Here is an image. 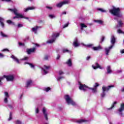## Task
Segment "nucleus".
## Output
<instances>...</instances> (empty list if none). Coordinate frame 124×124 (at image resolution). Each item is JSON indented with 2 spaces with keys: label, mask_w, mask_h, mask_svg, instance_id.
<instances>
[{
  "label": "nucleus",
  "mask_w": 124,
  "mask_h": 124,
  "mask_svg": "<svg viewBox=\"0 0 124 124\" xmlns=\"http://www.w3.org/2000/svg\"><path fill=\"white\" fill-rule=\"evenodd\" d=\"M8 100H7V98L5 97L4 100V102H5V103H7Z\"/></svg>",
  "instance_id": "nucleus-48"
},
{
  "label": "nucleus",
  "mask_w": 124,
  "mask_h": 124,
  "mask_svg": "<svg viewBox=\"0 0 124 124\" xmlns=\"http://www.w3.org/2000/svg\"><path fill=\"white\" fill-rule=\"evenodd\" d=\"M92 49L94 51H99L100 50H102V47H101V46H93L92 47Z\"/></svg>",
  "instance_id": "nucleus-13"
},
{
  "label": "nucleus",
  "mask_w": 124,
  "mask_h": 124,
  "mask_svg": "<svg viewBox=\"0 0 124 124\" xmlns=\"http://www.w3.org/2000/svg\"><path fill=\"white\" fill-rule=\"evenodd\" d=\"M11 58L13 59L14 60H15L16 58V57L15 56H14V55H12L11 56Z\"/></svg>",
  "instance_id": "nucleus-63"
},
{
  "label": "nucleus",
  "mask_w": 124,
  "mask_h": 124,
  "mask_svg": "<svg viewBox=\"0 0 124 124\" xmlns=\"http://www.w3.org/2000/svg\"><path fill=\"white\" fill-rule=\"evenodd\" d=\"M44 67H45V69H43V72H44L45 74H48V71H46V70H48V69H50V68L51 67V66L44 65Z\"/></svg>",
  "instance_id": "nucleus-12"
},
{
  "label": "nucleus",
  "mask_w": 124,
  "mask_h": 124,
  "mask_svg": "<svg viewBox=\"0 0 124 124\" xmlns=\"http://www.w3.org/2000/svg\"><path fill=\"white\" fill-rule=\"evenodd\" d=\"M81 29H83V28H87V25H85V24L84 23H81Z\"/></svg>",
  "instance_id": "nucleus-33"
},
{
  "label": "nucleus",
  "mask_w": 124,
  "mask_h": 124,
  "mask_svg": "<svg viewBox=\"0 0 124 124\" xmlns=\"http://www.w3.org/2000/svg\"><path fill=\"white\" fill-rule=\"evenodd\" d=\"M105 51L106 55H107V56H108V55H109V52H110V49H108V48H105Z\"/></svg>",
  "instance_id": "nucleus-29"
},
{
  "label": "nucleus",
  "mask_w": 124,
  "mask_h": 124,
  "mask_svg": "<svg viewBox=\"0 0 124 124\" xmlns=\"http://www.w3.org/2000/svg\"><path fill=\"white\" fill-rule=\"evenodd\" d=\"M32 83V81H31V80L27 81L26 83V88L30 87V85H31Z\"/></svg>",
  "instance_id": "nucleus-19"
},
{
  "label": "nucleus",
  "mask_w": 124,
  "mask_h": 124,
  "mask_svg": "<svg viewBox=\"0 0 124 124\" xmlns=\"http://www.w3.org/2000/svg\"><path fill=\"white\" fill-rule=\"evenodd\" d=\"M11 120H12V113L11 112L10 113L8 121H11Z\"/></svg>",
  "instance_id": "nucleus-35"
},
{
  "label": "nucleus",
  "mask_w": 124,
  "mask_h": 124,
  "mask_svg": "<svg viewBox=\"0 0 124 124\" xmlns=\"http://www.w3.org/2000/svg\"><path fill=\"white\" fill-rule=\"evenodd\" d=\"M109 12L113 15V16H116L117 18H122L123 17V14L121 12V8L119 7H116L115 6H112V9L109 10Z\"/></svg>",
  "instance_id": "nucleus-1"
},
{
  "label": "nucleus",
  "mask_w": 124,
  "mask_h": 124,
  "mask_svg": "<svg viewBox=\"0 0 124 124\" xmlns=\"http://www.w3.org/2000/svg\"><path fill=\"white\" fill-rule=\"evenodd\" d=\"M69 52V50L67 49H63L62 50V53H68Z\"/></svg>",
  "instance_id": "nucleus-32"
},
{
  "label": "nucleus",
  "mask_w": 124,
  "mask_h": 124,
  "mask_svg": "<svg viewBox=\"0 0 124 124\" xmlns=\"http://www.w3.org/2000/svg\"><path fill=\"white\" fill-rule=\"evenodd\" d=\"M97 10H98V11H101V12L102 13L106 12V10H103V9L102 8H98Z\"/></svg>",
  "instance_id": "nucleus-30"
},
{
  "label": "nucleus",
  "mask_w": 124,
  "mask_h": 124,
  "mask_svg": "<svg viewBox=\"0 0 124 124\" xmlns=\"http://www.w3.org/2000/svg\"><path fill=\"white\" fill-rule=\"evenodd\" d=\"M94 22L95 23H98V24H102V23H103V21H102V20H95Z\"/></svg>",
  "instance_id": "nucleus-28"
},
{
  "label": "nucleus",
  "mask_w": 124,
  "mask_h": 124,
  "mask_svg": "<svg viewBox=\"0 0 124 124\" xmlns=\"http://www.w3.org/2000/svg\"><path fill=\"white\" fill-rule=\"evenodd\" d=\"M66 64H67L68 66H72V62L71 59H69L66 62Z\"/></svg>",
  "instance_id": "nucleus-16"
},
{
  "label": "nucleus",
  "mask_w": 124,
  "mask_h": 124,
  "mask_svg": "<svg viewBox=\"0 0 124 124\" xmlns=\"http://www.w3.org/2000/svg\"><path fill=\"white\" fill-rule=\"evenodd\" d=\"M4 55L2 53H0V58H4Z\"/></svg>",
  "instance_id": "nucleus-52"
},
{
  "label": "nucleus",
  "mask_w": 124,
  "mask_h": 124,
  "mask_svg": "<svg viewBox=\"0 0 124 124\" xmlns=\"http://www.w3.org/2000/svg\"><path fill=\"white\" fill-rule=\"evenodd\" d=\"M9 52V50L7 48H5V49H3L2 50V52Z\"/></svg>",
  "instance_id": "nucleus-39"
},
{
  "label": "nucleus",
  "mask_w": 124,
  "mask_h": 124,
  "mask_svg": "<svg viewBox=\"0 0 124 124\" xmlns=\"http://www.w3.org/2000/svg\"><path fill=\"white\" fill-rule=\"evenodd\" d=\"M118 23L119 27H123V25H124V23H123V21L121 20L118 21Z\"/></svg>",
  "instance_id": "nucleus-26"
},
{
  "label": "nucleus",
  "mask_w": 124,
  "mask_h": 124,
  "mask_svg": "<svg viewBox=\"0 0 124 124\" xmlns=\"http://www.w3.org/2000/svg\"><path fill=\"white\" fill-rule=\"evenodd\" d=\"M79 89L80 90L83 91V92H86L87 91V89H89V90H92V93H96L97 92V90L95 88H90L87 86L86 84H82L81 82H79Z\"/></svg>",
  "instance_id": "nucleus-2"
},
{
  "label": "nucleus",
  "mask_w": 124,
  "mask_h": 124,
  "mask_svg": "<svg viewBox=\"0 0 124 124\" xmlns=\"http://www.w3.org/2000/svg\"><path fill=\"white\" fill-rule=\"evenodd\" d=\"M51 90V88L50 87H47L46 88L45 91L46 92H49Z\"/></svg>",
  "instance_id": "nucleus-42"
},
{
  "label": "nucleus",
  "mask_w": 124,
  "mask_h": 124,
  "mask_svg": "<svg viewBox=\"0 0 124 124\" xmlns=\"http://www.w3.org/2000/svg\"><path fill=\"white\" fill-rule=\"evenodd\" d=\"M48 59L49 56L48 55H45L43 58V61H48Z\"/></svg>",
  "instance_id": "nucleus-27"
},
{
  "label": "nucleus",
  "mask_w": 124,
  "mask_h": 124,
  "mask_svg": "<svg viewBox=\"0 0 124 124\" xmlns=\"http://www.w3.org/2000/svg\"><path fill=\"white\" fill-rule=\"evenodd\" d=\"M38 28H41V27L36 26L35 27L32 28V31H33L34 33H36L37 32V30L38 29Z\"/></svg>",
  "instance_id": "nucleus-15"
},
{
  "label": "nucleus",
  "mask_w": 124,
  "mask_h": 124,
  "mask_svg": "<svg viewBox=\"0 0 124 124\" xmlns=\"http://www.w3.org/2000/svg\"><path fill=\"white\" fill-rule=\"evenodd\" d=\"M105 39V37L103 36L102 37V40H101V42H100V43H102V42H103V41H104Z\"/></svg>",
  "instance_id": "nucleus-45"
},
{
  "label": "nucleus",
  "mask_w": 124,
  "mask_h": 124,
  "mask_svg": "<svg viewBox=\"0 0 124 124\" xmlns=\"http://www.w3.org/2000/svg\"><path fill=\"white\" fill-rule=\"evenodd\" d=\"M49 17L51 18V19H53V18H55V16H54V15H49Z\"/></svg>",
  "instance_id": "nucleus-50"
},
{
  "label": "nucleus",
  "mask_w": 124,
  "mask_h": 124,
  "mask_svg": "<svg viewBox=\"0 0 124 124\" xmlns=\"http://www.w3.org/2000/svg\"><path fill=\"white\" fill-rule=\"evenodd\" d=\"M36 113L37 114H38V113H39V109H38V108H37L36 109Z\"/></svg>",
  "instance_id": "nucleus-55"
},
{
  "label": "nucleus",
  "mask_w": 124,
  "mask_h": 124,
  "mask_svg": "<svg viewBox=\"0 0 124 124\" xmlns=\"http://www.w3.org/2000/svg\"><path fill=\"white\" fill-rule=\"evenodd\" d=\"M111 44H112V45H114V44L116 43V38L114 36H111Z\"/></svg>",
  "instance_id": "nucleus-17"
},
{
  "label": "nucleus",
  "mask_w": 124,
  "mask_h": 124,
  "mask_svg": "<svg viewBox=\"0 0 124 124\" xmlns=\"http://www.w3.org/2000/svg\"><path fill=\"white\" fill-rule=\"evenodd\" d=\"M8 107H9L10 109H13V107H12V105L10 104L8 105Z\"/></svg>",
  "instance_id": "nucleus-43"
},
{
  "label": "nucleus",
  "mask_w": 124,
  "mask_h": 124,
  "mask_svg": "<svg viewBox=\"0 0 124 124\" xmlns=\"http://www.w3.org/2000/svg\"><path fill=\"white\" fill-rule=\"evenodd\" d=\"M4 78H5L7 80V81H12L14 80V76L12 75H3Z\"/></svg>",
  "instance_id": "nucleus-7"
},
{
  "label": "nucleus",
  "mask_w": 124,
  "mask_h": 124,
  "mask_svg": "<svg viewBox=\"0 0 124 124\" xmlns=\"http://www.w3.org/2000/svg\"><path fill=\"white\" fill-rule=\"evenodd\" d=\"M68 3V1H63L57 4V7L61 8L62 5H64L65 4H67Z\"/></svg>",
  "instance_id": "nucleus-8"
},
{
  "label": "nucleus",
  "mask_w": 124,
  "mask_h": 124,
  "mask_svg": "<svg viewBox=\"0 0 124 124\" xmlns=\"http://www.w3.org/2000/svg\"><path fill=\"white\" fill-rule=\"evenodd\" d=\"M35 51V47H33L32 48H30L27 50V54L30 55L31 53H33Z\"/></svg>",
  "instance_id": "nucleus-14"
},
{
  "label": "nucleus",
  "mask_w": 124,
  "mask_h": 124,
  "mask_svg": "<svg viewBox=\"0 0 124 124\" xmlns=\"http://www.w3.org/2000/svg\"><path fill=\"white\" fill-rule=\"evenodd\" d=\"M11 25H12V26H16V25L15 24V23L14 22H12V23L11 24Z\"/></svg>",
  "instance_id": "nucleus-62"
},
{
  "label": "nucleus",
  "mask_w": 124,
  "mask_h": 124,
  "mask_svg": "<svg viewBox=\"0 0 124 124\" xmlns=\"http://www.w3.org/2000/svg\"><path fill=\"white\" fill-rule=\"evenodd\" d=\"M60 58H61V56H60V54H58L57 57V60H60Z\"/></svg>",
  "instance_id": "nucleus-57"
},
{
  "label": "nucleus",
  "mask_w": 124,
  "mask_h": 124,
  "mask_svg": "<svg viewBox=\"0 0 124 124\" xmlns=\"http://www.w3.org/2000/svg\"><path fill=\"white\" fill-rule=\"evenodd\" d=\"M46 8H47V9H49L50 10H52V9H53V8H52L51 7H49L48 6H46Z\"/></svg>",
  "instance_id": "nucleus-46"
},
{
  "label": "nucleus",
  "mask_w": 124,
  "mask_h": 124,
  "mask_svg": "<svg viewBox=\"0 0 124 124\" xmlns=\"http://www.w3.org/2000/svg\"><path fill=\"white\" fill-rule=\"evenodd\" d=\"M3 20V18H2V17H0V24L2 28H4V23H3V22H2Z\"/></svg>",
  "instance_id": "nucleus-20"
},
{
  "label": "nucleus",
  "mask_w": 124,
  "mask_h": 124,
  "mask_svg": "<svg viewBox=\"0 0 124 124\" xmlns=\"http://www.w3.org/2000/svg\"><path fill=\"white\" fill-rule=\"evenodd\" d=\"M86 46H87V47H88L89 48H92V47L93 46V45L90 44L87 45Z\"/></svg>",
  "instance_id": "nucleus-37"
},
{
  "label": "nucleus",
  "mask_w": 124,
  "mask_h": 124,
  "mask_svg": "<svg viewBox=\"0 0 124 124\" xmlns=\"http://www.w3.org/2000/svg\"><path fill=\"white\" fill-rule=\"evenodd\" d=\"M10 11H11V12H13L14 14H15V15H16V16H17V19H19V18H24V19H26L27 20H29V17H25L24 16H23V15H21L20 14H18V13H17V10L16 9H9Z\"/></svg>",
  "instance_id": "nucleus-3"
},
{
  "label": "nucleus",
  "mask_w": 124,
  "mask_h": 124,
  "mask_svg": "<svg viewBox=\"0 0 124 124\" xmlns=\"http://www.w3.org/2000/svg\"><path fill=\"white\" fill-rule=\"evenodd\" d=\"M64 77H60L57 78L58 81H60V80H62V79H63Z\"/></svg>",
  "instance_id": "nucleus-40"
},
{
  "label": "nucleus",
  "mask_w": 124,
  "mask_h": 124,
  "mask_svg": "<svg viewBox=\"0 0 124 124\" xmlns=\"http://www.w3.org/2000/svg\"><path fill=\"white\" fill-rule=\"evenodd\" d=\"M4 79V77L3 76L2 77H0V81H2Z\"/></svg>",
  "instance_id": "nucleus-61"
},
{
  "label": "nucleus",
  "mask_w": 124,
  "mask_h": 124,
  "mask_svg": "<svg viewBox=\"0 0 124 124\" xmlns=\"http://www.w3.org/2000/svg\"><path fill=\"white\" fill-rule=\"evenodd\" d=\"M2 1H6L7 2H9L11 1V0H1Z\"/></svg>",
  "instance_id": "nucleus-54"
},
{
  "label": "nucleus",
  "mask_w": 124,
  "mask_h": 124,
  "mask_svg": "<svg viewBox=\"0 0 124 124\" xmlns=\"http://www.w3.org/2000/svg\"><path fill=\"white\" fill-rule=\"evenodd\" d=\"M92 67L93 69H97V68H99L100 69H102V67L100 66L98 62H96L94 65H92Z\"/></svg>",
  "instance_id": "nucleus-9"
},
{
  "label": "nucleus",
  "mask_w": 124,
  "mask_h": 124,
  "mask_svg": "<svg viewBox=\"0 0 124 124\" xmlns=\"http://www.w3.org/2000/svg\"><path fill=\"white\" fill-rule=\"evenodd\" d=\"M113 47H114V45H111V46H110L108 47V49L109 50V51H110V49H112V48H113Z\"/></svg>",
  "instance_id": "nucleus-53"
},
{
  "label": "nucleus",
  "mask_w": 124,
  "mask_h": 124,
  "mask_svg": "<svg viewBox=\"0 0 124 124\" xmlns=\"http://www.w3.org/2000/svg\"><path fill=\"white\" fill-rule=\"evenodd\" d=\"M0 34H1V35L3 37H7V35H5L4 33H3V32H2V31H1Z\"/></svg>",
  "instance_id": "nucleus-34"
},
{
  "label": "nucleus",
  "mask_w": 124,
  "mask_h": 124,
  "mask_svg": "<svg viewBox=\"0 0 124 124\" xmlns=\"http://www.w3.org/2000/svg\"><path fill=\"white\" fill-rule=\"evenodd\" d=\"M59 36H60V33H54L52 34V37L53 39L47 41L46 43L49 44L53 43V42H55V41L56 40V38L59 37Z\"/></svg>",
  "instance_id": "nucleus-6"
},
{
  "label": "nucleus",
  "mask_w": 124,
  "mask_h": 124,
  "mask_svg": "<svg viewBox=\"0 0 124 124\" xmlns=\"http://www.w3.org/2000/svg\"><path fill=\"white\" fill-rule=\"evenodd\" d=\"M68 25L69 23H66V24H65L63 26V28L64 29L65 28H66L67 27H68Z\"/></svg>",
  "instance_id": "nucleus-44"
},
{
  "label": "nucleus",
  "mask_w": 124,
  "mask_h": 124,
  "mask_svg": "<svg viewBox=\"0 0 124 124\" xmlns=\"http://www.w3.org/2000/svg\"><path fill=\"white\" fill-rule=\"evenodd\" d=\"M97 87H99V84L98 83H95L93 88L97 90Z\"/></svg>",
  "instance_id": "nucleus-31"
},
{
  "label": "nucleus",
  "mask_w": 124,
  "mask_h": 124,
  "mask_svg": "<svg viewBox=\"0 0 124 124\" xmlns=\"http://www.w3.org/2000/svg\"><path fill=\"white\" fill-rule=\"evenodd\" d=\"M18 44L20 45V46H25V44L22 43L21 42L18 43Z\"/></svg>",
  "instance_id": "nucleus-47"
},
{
  "label": "nucleus",
  "mask_w": 124,
  "mask_h": 124,
  "mask_svg": "<svg viewBox=\"0 0 124 124\" xmlns=\"http://www.w3.org/2000/svg\"><path fill=\"white\" fill-rule=\"evenodd\" d=\"M15 124H22V122L20 120H16Z\"/></svg>",
  "instance_id": "nucleus-36"
},
{
  "label": "nucleus",
  "mask_w": 124,
  "mask_h": 124,
  "mask_svg": "<svg viewBox=\"0 0 124 124\" xmlns=\"http://www.w3.org/2000/svg\"><path fill=\"white\" fill-rule=\"evenodd\" d=\"M33 9H34V7H29L25 9V12H27L29 11V10H33Z\"/></svg>",
  "instance_id": "nucleus-24"
},
{
  "label": "nucleus",
  "mask_w": 124,
  "mask_h": 124,
  "mask_svg": "<svg viewBox=\"0 0 124 124\" xmlns=\"http://www.w3.org/2000/svg\"><path fill=\"white\" fill-rule=\"evenodd\" d=\"M24 64H29L31 68H34V65L32 64L31 63H30L29 62H25Z\"/></svg>",
  "instance_id": "nucleus-21"
},
{
  "label": "nucleus",
  "mask_w": 124,
  "mask_h": 124,
  "mask_svg": "<svg viewBox=\"0 0 124 124\" xmlns=\"http://www.w3.org/2000/svg\"><path fill=\"white\" fill-rule=\"evenodd\" d=\"M59 74L60 75H62V74H63V72L62 71H59Z\"/></svg>",
  "instance_id": "nucleus-59"
},
{
  "label": "nucleus",
  "mask_w": 124,
  "mask_h": 124,
  "mask_svg": "<svg viewBox=\"0 0 124 124\" xmlns=\"http://www.w3.org/2000/svg\"><path fill=\"white\" fill-rule=\"evenodd\" d=\"M117 31H118V33H123V31H122V30H121V29H119Z\"/></svg>",
  "instance_id": "nucleus-51"
},
{
  "label": "nucleus",
  "mask_w": 124,
  "mask_h": 124,
  "mask_svg": "<svg viewBox=\"0 0 124 124\" xmlns=\"http://www.w3.org/2000/svg\"><path fill=\"white\" fill-rule=\"evenodd\" d=\"M65 99L67 103V104H71L73 106H75L76 105V103L73 101V100L70 98L69 95H65Z\"/></svg>",
  "instance_id": "nucleus-5"
},
{
  "label": "nucleus",
  "mask_w": 124,
  "mask_h": 124,
  "mask_svg": "<svg viewBox=\"0 0 124 124\" xmlns=\"http://www.w3.org/2000/svg\"><path fill=\"white\" fill-rule=\"evenodd\" d=\"M118 112L121 113V115H123V111H124V103L121 104L120 108L118 109Z\"/></svg>",
  "instance_id": "nucleus-10"
},
{
  "label": "nucleus",
  "mask_w": 124,
  "mask_h": 124,
  "mask_svg": "<svg viewBox=\"0 0 124 124\" xmlns=\"http://www.w3.org/2000/svg\"><path fill=\"white\" fill-rule=\"evenodd\" d=\"M7 23L8 24H9V25H11V24L12 23V21H11V20H7Z\"/></svg>",
  "instance_id": "nucleus-38"
},
{
  "label": "nucleus",
  "mask_w": 124,
  "mask_h": 124,
  "mask_svg": "<svg viewBox=\"0 0 124 124\" xmlns=\"http://www.w3.org/2000/svg\"><path fill=\"white\" fill-rule=\"evenodd\" d=\"M15 62H16L17 63H20V61H19V59H18L17 58H16L15 59Z\"/></svg>",
  "instance_id": "nucleus-41"
},
{
  "label": "nucleus",
  "mask_w": 124,
  "mask_h": 124,
  "mask_svg": "<svg viewBox=\"0 0 124 124\" xmlns=\"http://www.w3.org/2000/svg\"><path fill=\"white\" fill-rule=\"evenodd\" d=\"M28 59H29V57H25L24 58L23 60L24 61H27V60H28Z\"/></svg>",
  "instance_id": "nucleus-58"
},
{
  "label": "nucleus",
  "mask_w": 124,
  "mask_h": 124,
  "mask_svg": "<svg viewBox=\"0 0 124 124\" xmlns=\"http://www.w3.org/2000/svg\"><path fill=\"white\" fill-rule=\"evenodd\" d=\"M43 114L44 115V117L46 120V121H48V114L46 113V108H43Z\"/></svg>",
  "instance_id": "nucleus-11"
},
{
  "label": "nucleus",
  "mask_w": 124,
  "mask_h": 124,
  "mask_svg": "<svg viewBox=\"0 0 124 124\" xmlns=\"http://www.w3.org/2000/svg\"><path fill=\"white\" fill-rule=\"evenodd\" d=\"M5 93V96H6V97H8L9 96V95H8V93H7V92L4 93Z\"/></svg>",
  "instance_id": "nucleus-49"
},
{
  "label": "nucleus",
  "mask_w": 124,
  "mask_h": 124,
  "mask_svg": "<svg viewBox=\"0 0 124 124\" xmlns=\"http://www.w3.org/2000/svg\"><path fill=\"white\" fill-rule=\"evenodd\" d=\"M107 72L108 74H110L112 72V70L111 69V66H108L107 67Z\"/></svg>",
  "instance_id": "nucleus-18"
},
{
  "label": "nucleus",
  "mask_w": 124,
  "mask_h": 124,
  "mask_svg": "<svg viewBox=\"0 0 124 124\" xmlns=\"http://www.w3.org/2000/svg\"><path fill=\"white\" fill-rule=\"evenodd\" d=\"M85 122H87V120L84 119H80L79 120H78L77 121V123H78V124H82V123H85Z\"/></svg>",
  "instance_id": "nucleus-25"
},
{
  "label": "nucleus",
  "mask_w": 124,
  "mask_h": 124,
  "mask_svg": "<svg viewBox=\"0 0 124 124\" xmlns=\"http://www.w3.org/2000/svg\"><path fill=\"white\" fill-rule=\"evenodd\" d=\"M114 87H115L114 85H109V86H108V87L103 86L102 88L103 92H102V93L101 94V96L102 97H104V96H105V95H106L105 92H108L110 90V89L111 88H114Z\"/></svg>",
  "instance_id": "nucleus-4"
},
{
  "label": "nucleus",
  "mask_w": 124,
  "mask_h": 124,
  "mask_svg": "<svg viewBox=\"0 0 124 124\" xmlns=\"http://www.w3.org/2000/svg\"><path fill=\"white\" fill-rule=\"evenodd\" d=\"M17 26L18 28H21V27H23V25H22L21 24H18Z\"/></svg>",
  "instance_id": "nucleus-56"
},
{
  "label": "nucleus",
  "mask_w": 124,
  "mask_h": 124,
  "mask_svg": "<svg viewBox=\"0 0 124 124\" xmlns=\"http://www.w3.org/2000/svg\"><path fill=\"white\" fill-rule=\"evenodd\" d=\"M73 45H74V46H75V47H78V46H79V43H78V40H76L75 41H74L73 42Z\"/></svg>",
  "instance_id": "nucleus-22"
},
{
  "label": "nucleus",
  "mask_w": 124,
  "mask_h": 124,
  "mask_svg": "<svg viewBox=\"0 0 124 124\" xmlns=\"http://www.w3.org/2000/svg\"><path fill=\"white\" fill-rule=\"evenodd\" d=\"M90 59H91V56H88V57L86 58L87 61H89V60H90Z\"/></svg>",
  "instance_id": "nucleus-60"
},
{
  "label": "nucleus",
  "mask_w": 124,
  "mask_h": 124,
  "mask_svg": "<svg viewBox=\"0 0 124 124\" xmlns=\"http://www.w3.org/2000/svg\"><path fill=\"white\" fill-rule=\"evenodd\" d=\"M66 14V12H63L62 13V15H65Z\"/></svg>",
  "instance_id": "nucleus-64"
},
{
  "label": "nucleus",
  "mask_w": 124,
  "mask_h": 124,
  "mask_svg": "<svg viewBox=\"0 0 124 124\" xmlns=\"http://www.w3.org/2000/svg\"><path fill=\"white\" fill-rule=\"evenodd\" d=\"M117 102L115 101L113 102V103L112 104V105H111V107L110 108H108V110H111V109H113V108H114V107H115V105H116V104H117Z\"/></svg>",
  "instance_id": "nucleus-23"
}]
</instances>
